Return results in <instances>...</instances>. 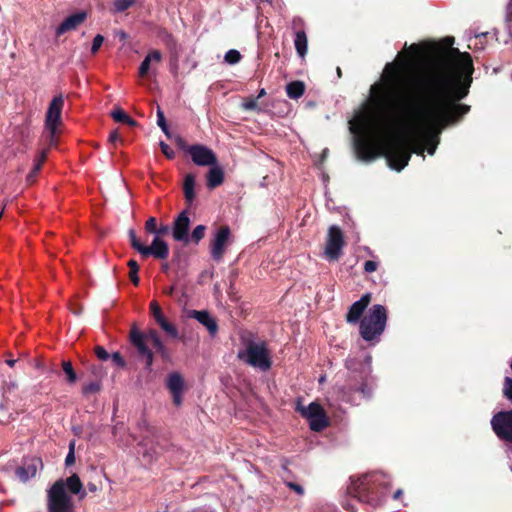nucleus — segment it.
I'll use <instances>...</instances> for the list:
<instances>
[{"label":"nucleus","instance_id":"e2e57ef3","mask_svg":"<svg viewBox=\"0 0 512 512\" xmlns=\"http://www.w3.org/2000/svg\"><path fill=\"white\" fill-rule=\"evenodd\" d=\"M410 50L413 52V53H418L419 52V46L417 44H412L410 46Z\"/></svg>","mask_w":512,"mask_h":512},{"label":"nucleus","instance_id":"4d7b16f0","mask_svg":"<svg viewBox=\"0 0 512 512\" xmlns=\"http://www.w3.org/2000/svg\"><path fill=\"white\" fill-rule=\"evenodd\" d=\"M120 137H119V134H118V131L117 130H114L110 133L109 135V141L114 143L116 142L117 140H119Z\"/></svg>","mask_w":512,"mask_h":512},{"label":"nucleus","instance_id":"09e8293b","mask_svg":"<svg viewBox=\"0 0 512 512\" xmlns=\"http://www.w3.org/2000/svg\"><path fill=\"white\" fill-rule=\"evenodd\" d=\"M506 21L508 23L510 35L512 37V0H510L509 4L507 6Z\"/></svg>","mask_w":512,"mask_h":512},{"label":"nucleus","instance_id":"0eeeda50","mask_svg":"<svg viewBox=\"0 0 512 512\" xmlns=\"http://www.w3.org/2000/svg\"><path fill=\"white\" fill-rule=\"evenodd\" d=\"M48 512H71L73 500L64 489V480L59 479L47 491Z\"/></svg>","mask_w":512,"mask_h":512},{"label":"nucleus","instance_id":"7c9ffc66","mask_svg":"<svg viewBox=\"0 0 512 512\" xmlns=\"http://www.w3.org/2000/svg\"><path fill=\"white\" fill-rule=\"evenodd\" d=\"M128 267L130 269L129 271V278L131 280V282L135 285V286H138L139 285V282H140V278L138 276V272H139V265L137 263V261H135L134 259H131L128 261Z\"/></svg>","mask_w":512,"mask_h":512},{"label":"nucleus","instance_id":"f257e3e1","mask_svg":"<svg viewBox=\"0 0 512 512\" xmlns=\"http://www.w3.org/2000/svg\"><path fill=\"white\" fill-rule=\"evenodd\" d=\"M447 48L437 47L438 57L417 78H405L400 63H388L379 82L370 88L367 115L359 119L362 132L354 138L359 160L371 162L385 157L388 166L404 169L411 154L423 155L424 148L414 145L416 136L435 153L438 135L461 122L471 110L460 103L468 96L473 81V60L468 52L450 47L453 37L445 39Z\"/></svg>","mask_w":512,"mask_h":512},{"label":"nucleus","instance_id":"aec40b11","mask_svg":"<svg viewBox=\"0 0 512 512\" xmlns=\"http://www.w3.org/2000/svg\"><path fill=\"white\" fill-rule=\"evenodd\" d=\"M195 175L192 173H189L185 176L184 183H183V194L185 201L188 206H191L192 203L195 200L196 194H195Z\"/></svg>","mask_w":512,"mask_h":512},{"label":"nucleus","instance_id":"4c0bfd02","mask_svg":"<svg viewBox=\"0 0 512 512\" xmlns=\"http://www.w3.org/2000/svg\"><path fill=\"white\" fill-rule=\"evenodd\" d=\"M75 442L72 441L70 442L69 444V452L65 458V465L68 467V466H71L72 464L75 463Z\"/></svg>","mask_w":512,"mask_h":512},{"label":"nucleus","instance_id":"5fc2aeb1","mask_svg":"<svg viewBox=\"0 0 512 512\" xmlns=\"http://www.w3.org/2000/svg\"><path fill=\"white\" fill-rule=\"evenodd\" d=\"M176 143H177V145L179 146V148H180V149L185 150V151L187 152V148H188L189 146H187V145H186V142L184 141V139H183V138H181L180 136H178V137L176 138Z\"/></svg>","mask_w":512,"mask_h":512},{"label":"nucleus","instance_id":"1a4fd4ad","mask_svg":"<svg viewBox=\"0 0 512 512\" xmlns=\"http://www.w3.org/2000/svg\"><path fill=\"white\" fill-rule=\"evenodd\" d=\"M63 106V96H55L50 102L48 110L46 112L45 127L48 130V137L51 144L54 142L57 126L61 122Z\"/></svg>","mask_w":512,"mask_h":512},{"label":"nucleus","instance_id":"72a5a7b5","mask_svg":"<svg viewBox=\"0 0 512 512\" xmlns=\"http://www.w3.org/2000/svg\"><path fill=\"white\" fill-rule=\"evenodd\" d=\"M241 58H242V56L238 50L230 49L229 51L226 52L224 60L228 64L234 65V64H237L238 62H240Z\"/></svg>","mask_w":512,"mask_h":512},{"label":"nucleus","instance_id":"b1692460","mask_svg":"<svg viewBox=\"0 0 512 512\" xmlns=\"http://www.w3.org/2000/svg\"><path fill=\"white\" fill-rule=\"evenodd\" d=\"M167 388L169 389L170 393L172 392H183L184 390V379L178 372H172L167 377Z\"/></svg>","mask_w":512,"mask_h":512},{"label":"nucleus","instance_id":"338daca9","mask_svg":"<svg viewBox=\"0 0 512 512\" xmlns=\"http://www.w3.org/2000/svg\"><path fill=\"white\" fill-rule=\"evenodd\" d=\"M15 362H16V360H14V359H8V360H6V363H7L10 367H13V366H14V364H15Z\"/></svg>","mask_w":512,"mask_h":512},{"label":"nucleus","instance_id":"6e6552de","mask_svg":"<svg viewBox=\"0 0 512 512\" xmlns=\"http://www.w3.org/2000/svg\"><path fill=\"white\" fill-rule=\"evenodd\" d=\"M305 418L312 431L320 432L329 426V419L323 407L317 402H311L307 407L298 400L295 408Z\"/></svg>","mask_w":512,"mask_h":512},{"label":"nucleus","instance_id":"423d86ee","mask_svg":"<svg viewBox=\"0 0 512 512\" xmlns=\"http://www.w3.org/2000/svg\"><path fill=\"white\" fill-rule=\"evenodd\" d=\"M238 358L262 371H268L272 366L270 353L265 341L258 343L252 340L247 341L245 350L238 353Z\"/></svg>","mask_w":512,"mask_h":512},{"label":"nucleus","instance_id":"9d476101","mask_svg":"<svg viewBox=\"0 0 512 512\" xmlns=\"http://www.w3.org/2000/svg\"><path fill=\"white\" fill-rule=\"evenodd\" d=\"M345 246L344 234L340 227L332 225L328 228L325 255L328 260L336 261L342 254V249Z\"/></svg>","mask_w":512,"mask_h":512},{"label":"nucleus","instance_id":"4be33fe9","mask_svg":"<svg viewBox=\"0 0 512 512\" xmlns=\"http://www.w3.org/2000/svg\"><path fill=\"white\" fill-rule=\"evenodd\" d=\"M224 182V171L221 167L213 165L207 172V187L214 189Z\"/></svg>","mask_w":512,"mask_h":512},{"label":"nucleus","instance_id":"393cba45","mask_svg":"<svg viewBox=\"0 0 512 512\" xmlns=\"http://www.w3.org/2000/svg\"><path fill=\"white\" fill-rule=\"evenodd\" d=\"M286 93L291 99H298L305 93V84L302 81H292L286 86Z\"/></svg>","mask_w":512,"mask_h":512},{"label":"nucleus","instance_id":"052dcab7","mask_svg":"<svg viewBox=\"0 0 512 512\" xmlns=\"http://www.w3.org/2000/svg\"><path fill=\"white\" fill-rule=\"evenodd\" d=\"M158 126L161 128V130L163 131V133H164L168 138H170V137H171V134H170V131H169V128H168L167 123H165V124H161V125H158Z\"/></svg>","mask_w":512,"mask_h":512},{"label":"nucleus","instance_id":"864d4df0","mask_svg":"<svg viewBox=\"0 0 512 512\" xmlns=\"http://www.w3.org/2000/svg\"><path fill=\"white\" fill-rule=\"evenodd\" d=\"M165 123H167V122H166L164 113L161 110V108L158 107V109H157V124L161 125V124H165Z\"/></svg>","mask_w":512,"mask_h":512},{"label":"nucleus","instance_id":"a18cd8bd","mask_svg":"<svg viewBox=\"0 0 512 512\" xmlns=\"http://www.w3.org/2000/svg\"><path fill=\"white\" fill-rule=\"evenodd\" d=\"M14 418L11 417V414H7L4 411V405H0V424H8Z\"/></svg>","mask_w":512,"mask_h":512},{"label":"nucleus","instance_id":"49530a36","mask_svg":"<svg viewBox=\"0 0 512 512\" xmlns=\"http://www.w3.org/2000/svg\"><path fill=\"white\" fill-rule=\"evenodd\" d=\"M243 108L245 110H257L258 109L257 99L250 98V99L245 100L243 102Z\"/></svg>","mask_w":512,"mask_h":512},{"label":"nucleus","instance_id":"7ed1b4c3","mask_svg":"<svg viewBox=\"0 0 512 512\" xmlns=\"http://www.w3.org/2000/svg\"><path fill=\"white\" fill-rule=\"evenodd\" d=\"M129 339L138 358L144 360L145 369L149 372L152 371L154 352L159 354L164 362L171 361L169 349L164 345L157 330L150 328L147 331H141L136 325H133L130 329Z\"/></svg>","mask_w":512,"mask_h":512},{"label":"nucleus","instance_id":"79ce46f5","mask_svg":"<svg viewBox=\"0 0 512 512\" xmlns=\"http://www.w3.org/2000/svg\"><path fill=\"white\" fill-rule=\"evenodd\" d=\"M157 228H158L157 219L155 217H149L145 223L146 232L155 234Z\"/></svg>","mask_w":512,"mask_h":512},{"label":"nucleus","instance_id":"412c9836","mask_svg":"<svg viewBox=\"0 0 512 512\" xmlns=\"http://www.w3.org/2000/svg\"><path fill=\"white\" fill-rule=\"evenodd\" d=\"M162 60V54L159 50H152L149 52L144 60L141 62L139 67V76L140 77H146L152 62L160 63Z\"/></svg>","mask_w":512,"mask_h":512},{"label":"nucleus","instance_id":"a878e982","mask_svg":"<svg viewBox=\"0 0 512 512\" xmlns=\"http://www.w3.org/2000/svg\"><path fill=\"white\" fill-rule=\"evenodd\" d=\"M111 117L114 121L127 124L130 127H134L137 125V122L131 118L123 109L121 108H115L111 112Z\"/></svg>","mask_w":512,"mask_h":512},{"label":"nucleus","instance_id":"69168bd1","mask_svg":"<svg viewBox=\"0 0 512 512\" xmlns=\"http://www.w3.org/2000/svg\"><path fill=\"white\" fill-rule=\"evenodd\" d=\"M165 293H166L167 295H170V296H171V295H173V293H174V287H173V286L169 287L168 289H166V290H165Z\"/></svg>","mask_w":512,"mask_h":512},{"label":"nucleus","instance_id":"a19ab883","mask_svg":"<svg viewBox=\"0 0 512 512\" xmlns=\"http://www.w3.org/2000/svg\"><path fill=\"white\" fill-rule=\"evenodd\" d=\"M503 393L507 399L512 402V378L506 377L504 380Z\"/></svg>","mask_w":512,"mask_h":512},{"label":"nucleus","instance_id":"9b49d317","mask_svg":"<svg viewBox=\"0 0 512 512\" xmlns=\"http://www.w3.org/2000/svg\"><path fill=\"white\" fill-rule=\"evenodd\" d=\"M491 427L500 440L512 443V410L496 413L491 419Z\"/></svg>","mask_w":512,"mask_h":512},{"label":"nucleus","instance_id":"473e14b6","mask_svg":"<svg viewBox=\"0 0 512 512\" xmlns=\"http://www.w3.org/2000/svg\"><path fill=\"white\" fill-rule=\"evenodd\" d=\"M128 236L131 247L141 254L145 245L138 239L136 232L133 229H130L128 231Z\"/></svg>","mask_w":512,"mask_h":512},{"label":"nucleus","instance_id":"c756f323","mask_svg":"<svg viewBox=\"0 0 512 512\" xmlns=\"http://www.w3.org/2000/svg\"><path fill=\"white\" fill-rule=\"evenodd\" d=\"M102 389V383L99 380H94L88 384L83 385L82 394L85 397H88L91 394H96L100 392Z\"/></svg>","mask_w":512,"mask_h":512},{"label":"nucleus","instance_id":"ea45409f","mask_svg":"<svg viewBox=\"0 0 512 512\" xmlns=\"http://www.w3.org/2000/svg\"><path fill=\"white\" fill-rule=\"evenodd\" d=\"M110 359L112 363L119 368H124L126 366V362L119 352L112 353Z\"/></svg>","mask_w":512,"mask_h":512},{"label":"nucleus","instance_id":"dca6fc26","mask_svg":"<svg viewBox=\"0 0 512 512\" xmlns=\"http://www.w3.org/2000/svg\"><path fill=\"white\" fill-rule=\"evenodd\" d=\"M371 302V294L366 293L361 298L354 302L346 314V321L350 324H356L360 321L365 309Z\"/></svg>","mask_w":512,"mask_h":512},{"label":"nucleus","instance_id":"e433bc0d","mask_svg":"<svg viewBox=\"0 0 512 512\" xmlns=\"http://www.w3.org/2000/svg\"><path fill=\"white\" fill-rule=\"evenodd\" d=\"M35 474H36V468H33L31 473L28 472L26 467H18L16 469V475L19 477L20 480H22L24 482L27 481L30 477L35 476Z\"/></svg>","mask_w":512,"mask_h":512},{"label":"nucleus","instance_id":"c85d7f7f","mask_svg":"<svg viewBox=\"0 0 512 512\" xmlns=\"http://www.w3.org/2000/svg\"><path fill=\"white\" fill-rule=\"evenodd\" d=\"M61 366H62V370L65 374V381L69 384V385H74L77 381V373L76 371L74 370L73 366H72V363L70 361H62L61 363Z\"/></svg>","mask_w":512,"mask_h":512},{"label":"nucleus","instance_id":"5701e85b","mask_svg":"<svg viewBox=\"0 0 512 512\" xmlns=\"http://www.w3.org/2000/svg\"><path fill=\"white\" fill-rule=\"evenodd\" d=\"M66 488L70 491L71 494L79 495L80 498H83L86 493L83 490V484L77 474H72L66 480H64V489Z\"/></svg>","mask_w":512,"mask_h":512},{"label":"nucleus","instance_id":"f03ea898","mask_svg":"<svg viewBox=\"0 0 512 512\" xmlns=\"http://www.w3.org/2000/svg\"><path fill=\"white\" fill-rule=\"evenodd\" d=\"M390 491V481L385 474L372 473L351 479L346 495L373 507L381 505Z\"/></svg>","mask_w":512,"mask_h":512},{"label":"nucleus","instance_id":"c9c22d12","mask_svg":"<svg viewBox=\"0 0 512 512\" xmlns=\"http://www.w3.org/2000/svg\"><path fill=\"white\" fill-rule=\"evenodd\" d=\"M91 374L95 377V380L101 381L106 375V371L101 365L91 364L89 367Z\"/></svg>","mask_w":512,"mask_h":512},{"label":"nucleus","instance_id":"8fccbe9b","mask_svg":"<svg viewBox=\"0 0 512 512\" xmlns=\"http://www.w3.org/2000/svg\"><path fill=\"white\" fill-rule=\"evenodd\" d=\"M287 486L293 490L294 492H296L298 495H303L304 494V488L297 484V483H294V482H287Z\"/></svg>","mask_w":512,"mask_h":512},{"label":"nucleus","instance_id":"39448f33","mask_svg":"<svg viewBox=\"0 0 512 512\" xmlns=\"http://www.w3.org/2000/svg\"><path fill=\"white\" fill-rule=\"evenodd\" d=\"M387 310L381 304L373 305L360 321V335L365 341H373L385 330Z\"/></svg>","mask_w":512,"mask_h":512},{"label":"nucleus","instance_id":"f8f14e48","mask_svg":"<svg viewBox=\"0 0 512 512\" xmlns=\"http://www.w3.org/2000/svg\"><path fill=\"white\" fill-rule=\"evenodd\" d=\"M187 153L191 156L193 163L197 166H213L217 164V157L212 149L194 144L187 148Z\"/></svg>","mask_w":512,"mask_h":512},{"label":"nucleus","instance_id":"2f4dec72","mask_svg":"<svg viewBox=\"0 0 512 512\" xmlns=\"http://www.w3.org/2000/svg\"><path fill=\"white\" fill-rule=\"evenodd\" d=\"M206 226L205 225H197L192 233H191V236L190 237V241H192L193 243L195 244H198L205 236V232H206Z\"/></svg>","mask_w":512,"mask_h":512},{"label":"nucleus","instance_id":"20e7f679","mask_svg":"<svg viewBox=\"0 0 512 512\" xmlns=\"http://www.w3.org/2000/svg\"><path fill=\"white\" fill-rule=\"evenodd\" d=\"M350 371L347 383L342 387V397L347 402H352V395L361 393L364 398H371L373 393V378L371 376L370 361L356 362L351 359L346 362Z\"/></svg>","mask_w":512,"mask_h":512},{"label":"nucleus","instance_id":"cd10ccee","mask_svg":"<svg viewBox=\"0 0 512 512\" xmlns=\"http://www.w3.org/2000/svg\"><path fill=\"white\" fill-rule=\"evenodd\" d=\"M46 159H47V150H43L39 154V156H38V158H37V160H36V162L34 164L33 169L27 175V182L28 183H33L34 182L36 175L41 170L42 165H43V163L45 162Z\"/></svg>","mask_w":512,"mask_h":512},{"label":"nucleus","instance_id":"58836bf2","mask_svg":"<svg viewBox=\"0 0 512 512\" xmlns=\"http://www.w3.org/2000/svg\"><path fill=\"white\" fill-rule=\"evenodd\" d=\"M95 355L101 361H107L110 359L111 354H109L103 346H96L94 348Z\"/></svg>","mask_w":512,"mask_h":512},{"label":"nucleus","instance_id":"f704fd0d","mask_svg":"<svg viewBox=\"0 0 512 512\" xmlns=\"http://www.w3.org/2000/svg\"><path fill=\"white\" fill-rule=\"evenodd\" d=\"M135 4V0H114V9L116 12H124Z\"/></svg>","mask_w":512,"mask_h":512},{"label":"nucleus","instance_id":"6ab92c4d","mask_svg":"<svg viewBox=\"0 0 512 512\" xmlns=\"http://www.w3.org/2000/svg\"><path fill=\"white\" fill-rule=\"evenodd\" d=\"M188 317L196 319L200 324L206 327L211 336H214L218 332V324L208 311L190 310Z\"/></svg>","mask_w":512,"mask_h":512},{"label":"nucleus","instance_id":"bf43d9fd","mask_svg":"<svg viewBox=\"0 0 512 512\" xmlns=\"http://www.w3.org/2000/svg\"><path fill=\"white\" fill-rule=\"evenodd\" d=\"M158 126L161 128V130L163 131V133H164L168 138H170V137H171V134H170V131H169V128H168L167 123H165V124H161V125H158Z\"/></svg>","mask_w":512,"mask_h":512},{"label":"nucleus","instance_id":"774afa93","mask_svg":"<svg viewBox=\"0 0 512 512\" xmlns=\"http://www.w3.org/2000/svg\"><path fill=\"white\" fill-rule=\"evenodd\" d=\"M88 488H89V490H90V491H96V489H97V488H96V485H95V484H92V483H89V484H88Z\"/></svg>","mask_w":512,"mask_h":512},{"label":"nucleus","instance_id":"603ef678","mask_svg":"<svg viewBox=\"0 0 512 512\" xmlns=\"http://www.w3.org/2000/svg\"><path fill=\"white\" fill-rule=\"evenodd\" d=\"M182 393L183 392H179V393H176V392H172V397H173V403L176 405V406H179L181 405L182 403Z\"/></svg>","mask_w":512,"mask_h":512},{"label":"nucleus","instance_id":"ddd939ff","mask_svg":"<svg viewBox=\"0 0 512 512\" xmlns=\"http://www.w3.org/2000/svg\"><path fill=\"white\" fill-rule=\"evenodd\" d=\"M230 235H231V231L227 225L221 226L217 230L215 237L211 241V245H210L211 257L215 261H220L223 258L224 253H225V248L228 244Z\"/></svg>","mask_w":512,"mask_h":512},{"label":"nucleus","instance_id":"de8ad7c7","mask_svg":"<svg viewBox=\"0 0 512 512\" xmlns=\"http://www.w3.org/2000/svg\"><path fill=\"white\" fill-rule=\"evenodd\" d=\"M378 268V263L372 260H368L364 263V271L366 273H372Z\"/></svg>","mask_w":512,"mask_h":512},{"label":"nucleus","instance_id":"bb28decb","mask_svg":"<svg viewBox=\"0 0 512 512\" xmlns=\"http://www.w3.org/2000/svg\"><path fill=\"white\" fill-rule=\"evenodd\" d=\"M307 36L304 31H298L294 40V45L299 56L304 57L307 53Z\"/></svg>","mask_w":512,"mask_h":512},{"label":"nucleus","instance_id":"4468645a","mask_svg":"<svg viewBox=\"0 0 512 512\" xmlns=\"http://www.w3.org/2000/svg\"><path fill=\"white\" fill-rule=\"evenodd\" d=\"M189 227L190 218L187 210H184L176 217L173 222L172 236L174 240L183 242L185 244L189 243Z\"/></svg>","mask_w":512,"mask_h":512},{"label":"nucleus","instance_id":"0e129e2a","mask_svg":"<svg viewBox=\"0 0 512 512\" xmlns=\"http://www.w3.org/2000/svg\"><path fill=\"white\" fill-rule=\"evenodd\" d=\"M266 95V91L264 88H261L258 92V95H257V98L256 99H259V98H262L263 96Z\"/></svg>","mask_w":512,"mask_h":512},{"label":"nucleus","instance_id":"a211bd4d","mask_svg":"<svg viewBox=\"0 0 512 512\" xmlns=\"http://www.w3.org/2000/svg\"><path fill=\"white\" fill-rule=\"evenodd\" d=\"M86 19H87V13L85 11H80V12H77L75 14L68 16L56 28V36H60V35L65 34L66 32L75 30Z\"/></svg>","mask_w":512,"mask_h":512},{"label":"nucleus","instance_id":"2eb2a0df","mask_svg":"<svg viewBox=\"0 0 512 512\" xmlns=\"http://www.w3.org/2000/svg\"><path fill=\"white\" fill-rule=\"evenodd\" d=\"M169 255L168 244L160 237H154L151 245L144 246L141 256L147 258L153 256L156 259L165 260Z\"/></svg>","mask_w":512,"mask_h":512},{"label":"nucleus","instance_id":"c03bdc74","mask_svg":"<svg viewBox=\"0 0 512 512\" xmlns=\"http://www.w3.org/2000/svg\"><path fill=\"white\" fill-rule=\"evenodd\" d=\"M160 149L162 153L168 158L173 159L175 157L174 151L170 148L168 144H166L164 141H161L159 143Z\"/></svg>","mask_w":512,"mask_h":512},{"label":"nucleus","instance_id":"3c124183","mask_svg":"<svg viewBox=\"0 0 512 512\" xmlns=\"http://www.w3.org/2000/svg\"><path fill=\"white\" fill-rule=\"evenodd\" d=\"M170 228L168 225H161V226H158L156 232H155V237H160L161 236H164L166 234H168Z\"/></svg>","mask_w":512,"mask_h":512},{"label":"nucleus","instance_id":"680f3d73","mask_svg":"<svg viewBox=\"0 0 512 512\" xmlns=\"http://www.w3.org/2000/svg\"><path fill=\"white\" fill-rule=\"evenodd\" d=\"M402 493H403V492H402V490H401V489L396 490V491L394 492V494H393V498H394V499H399V498L401 497Z\"/></svg>","mask_w":512,"mask_h":512},{"label":"nucleus","instance_id":"13d9d810","mask_svg":"<svg viewBox=\"0 0 512 512\" xmlns=\"http://www.w3.org/2000/svg\"><path fill=\"white\" fill-rule=\"evenodd\" d=\"M158 126L161 128V130L163 131V133H164L168 138H170V137H171V134H170V131H169V128H168L167 123H165V124H161V125H158Z\"/></svg>","mask_w":512,"mask_h":512},{"label":"nucleus","instance_id":"37998d69","mask_svg":"<svg viewBox=\"0 0 512 512\" xmlns=\"http://www.w3.org/2000/svg\"><path fill=\"white\" fill-rule=\"evenodd\" d=\"M103 41H104V37L100 34H97L94 37L93 42H92V47H91V54L95 55L99 51L101 45L103 44Z\"/></svg>","mask_w":512,"mask_h":512},{"label":"nucleus","instance_id":"6e6d98bb","mask_svg":"<svg viewBox=\"0 0 512 512\" xmlns=\"http://www.w3.org/2000/svg\"><path fill=\"white\" fill-rule=\"evenodd\" d=\"M342 506L344 509L348 510V511H351V512H356V509L354 507V505H352L349 500H344L342 501Z\"/></svg>","mask_w":512,"mask_h":512},{"label":"nucleus","instance_id":"f3484780","mask_svg":"<svg viewBox=\"0 0 512 512\" xmlns=\"http://www.w3.org/2000/svg\"><path fill=\"white\" fill-rule=\"evenodd\" d=\"M150 312L157 324L171 337H178L177 328L170 323L164 316L162 309L157 301H152L150 303Z\"/></svg>","mask_w":512,"mask_h":512}]
</instances>
